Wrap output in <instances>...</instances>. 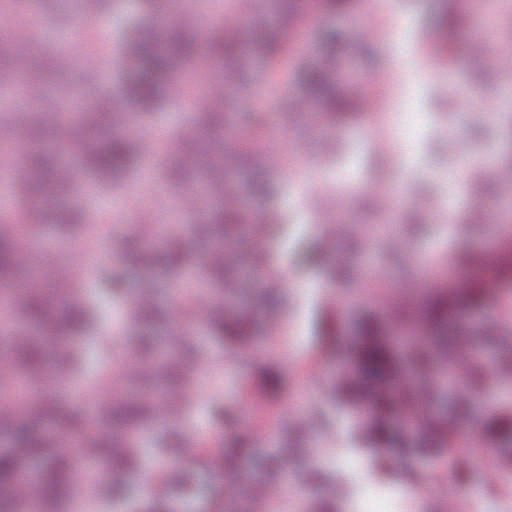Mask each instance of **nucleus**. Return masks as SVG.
<instances>
[{
  "label": "nucleus",
  "mask_w": 512,
  "mask_h": 512,
  "mask_svg": "<svg viewBox=\"0 0 512 512\" xmlns=\"http://www.w3.org/2000/svg\"><path fill=\"white\" fill-rule=\"evenodd\" d=\"M384 352L378 348L374 349L367 358V362L370 364H376L381 366L384 362Z\"/></svg>",
  "instance_id": "f257e3e1"
},
{
  "label": "nucleus",
  "mask_w": 512,
  "mask_h": 512,
  "mask_svg": "<svg viewBox=\"0 0 512 512\" xmlns=\"http://www.w3.org/2000/svg\"><path fill=\"white\" fill-rule=\"evenodd\" d=\"M277 380V375L274 372L268 371L263 374V382L267 386H272L273 382Z\"/></svg>",
  "instance_id": "f03ea898"
}]
</instances>
